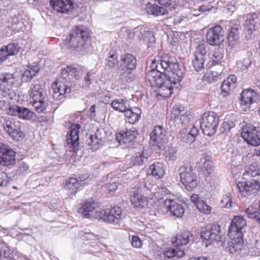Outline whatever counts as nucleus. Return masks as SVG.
Returning a JSON list of instances; mask_svg holds the SVG:
<instances>
[{
	"label": "nucleus",
	"mask_w": 260,
	"mask_h": 260,
	"mask_svg": "<svg viewBox=\"0 0 260 260\" xmlns=\"http://www.w3.org/2000/svg\"><path fill=\"white\" fill-rule=\"evenodd\" d=\"M212 171V162L208 160H206L202 168V172L205 175H209Z\"/></svg>",
	"instance_id": "obj_51"
},
{
	"label": "nucleus",
	"mask_w": 260,
	"mask_h": 260,
	"mask_svg": "<svg viewBox=\"0 0 260 260\" xmlns=\"http://www.w3.org/2000/svg\"><path fill=\"white\" fill-rule=\"evenodd\" d=\"M256 18L255 14L247 15L246 17L244 28L248 34H251L255 28V20Z\"/></svg>",
	"instance_id": "obj_36"
},
{
	"label": "nucleus",
	"mask_w": 260,
	"mask_h": 260,
	"mask_svg": "<svg viewBox=\"0 0 260 260\" xmlns=\"http://www.w3.org/2000/svg\"><path fill=\"white\" fill-rule=\"evenodd\" d=\"M105 134L103 129H98L93 135H91L87 143L93 151L96 150L102 145Z\"/></svg>",
	"instance_id": "obj_18"
},
{
	"label": "nucleus",
	"mask_w": 260,
	"mask_h": 260,
	"mask_svg": "<svg viewBox=\"0 0 260 260\" xmlns=\"http://www.w3.org/2000/svg\"><path fill=\"white\" fill-rule=\"evenodd\" d=\"M224 34L223 29L219 25L210 28L206 35L207 43L212 46L219 45L224 40Z\"/></svg>",
	"instance_id": "obj_12"
},
{
	"label": "nucleus",
	"mask_w": 260,
	"mask_h": 260,
	"mask_svg": "<svg viewBox=\"0 0 260 260\" xmlns=\"http://www.w3.org/2000/svg\"><path fill=\"white\" fill-rule=\"evenodd\" d=\"M149 154L145 151L136 153L132 157L131 162L133 166H140L147 161Z\"/></svg>",
	"instance_id": "obj_32"
},
{
	"label": "nucleus",
	"mask_w": 260,
	"mask_h": 260,
	"mask_svg": "<svg viewBox=\"0 0 260 260\" xmlns=\"http://www.w3.org/2000/svg\"><path fill=\"white\" fill-rule=\"evenodd\" d=\"M197 208L200 211L207 214H210L211 211V207L205 203L204 201L198 203Z\"/></svg>",
	"instance_id": "obj_48"
},
{
	"label": "nucleus",
	"mask_w": 260,
	"mask_h": 260,
	"mask_svg": "<svg viewBox=\"0 0 260 260\" xmlns=\"http://www.w3.org/2000/svg\"><path fill=\"white\" fill-rule=\"evenodd\" d=\"M53 10L61 13H68L74 8L72 0H50Z\"/></svg>",
	"instance_id": "obj_17"
},
{
	"label": "nucleus",
	"mask_w": 260,
	"mask_h": 260,
	"mask_svg": "<svg viewBox=\"0 0 260 260\" xmlns=\"http://www.w3.org/2000/svg\"><path fill=\"white\" fill-rule=\"evenodd\" d=\"M34 112L27 108L20 107L18 117L24 120H30L32 118Z\"/></svg>",
	"instance_id": "obj_43"
},
{
	"label": "nucleus",
	"mask_w": 260,
	"mask_h": 260,
	"mask_svg": "<svg viewBox=\"0 0 260 260\" xmlns=\"http://www.w3.org/2000/svg\"><path fill=\"white\" fill-rule=\"evenodd\" d=\"M136 28L134 29V31H132L131 29L127 28L126 27H122L119 32V36L122 38L126 39H132L134 38L135 35H136L138 37V35L136 33Z\"/></svg>",
	"instance_id": "obj_45"
},
{
	"label": "nucleus",
	"mask_w": 260,
	"mask_h": 260,
	"mask_svg": "<svg viewBox=\"0 0 260 260\" xmlns=\"http://www.w3.org/2000/svg\"><path fill=\"white\" fill-rule=\"evenodd\" d=\"M241 137L250 145L254 146L260 145V132L252 125L243 127Z\"/></svg>",
	"instance_id": "obj_11"
},
{
	"label": "nucleus",
	"mask_w": 260,
	"mask_h": 260,
	"mask_svg": "<svg viewBox=\"0 0 260 260\" xmlns=\"http://www.w3.org/2000/svg\"><path fill=\"white\" fill-rule=\"evenodd\" d=\"M9 57L8 52L6 51L4 47L3 46L0 49V63L3 62Z\"/></svg>",
	"instance_id": "obj_59"
},
{
	"label": "nucleus",
	"mask_w": 260,
	"mask_h": 260,
	"mask_svg": "<svg viewBox=\"0 0 260 260\" xmlns=\"http://www.w3.org/2000/svg\"><path fill=\"white\" fill-rule=\"evenodd\" d=\"M117 73L119 77L118 80L122 84L132 82L136 79V76L131 70H125V68H119Z\"/></svg>",
	"instance_id": "obj_27"
},
{
	"label": "nucleus",
	"mask_w": 260,
	"mask_h": 260,
	"mask_svg": "<svg viewBox=\"0 0 260 260\" xmlns=\"http://www.w3.org/2000/svg\"><path fill=\"white\" fill-rule=\"evenodd\" d=\"M252 255L258 256L260 255V242L256 240L255 245L249 251Z\"/></svg>",
	"instance_id": "obj_56"
},
{
	"label": "nucleus",
	"mask_w": 260,
	"mask_h": 260,
	"mask_svg": "<svg viewBox=\"0 0 260 260\" xmlns=\"http://www.w3.org/2000/svg\"><path fill=\"white\" fill-rule=\"evenodd\" d=\"M138 134L136 128H132L120 132L117 135V139L119 143L126 144L134 141Z\"/></svg>",
	"instance_id": "obj_20"
},
{
	"label": "nucleus",
	"mask_w": 260,
	"mask_h": 260,
	"mask_svg": "<svg viewBox=\"0 0 260 260\" xmlns=\"http://www.w3.org/2000/svg\"><path fill=\"white\" fill-rule=\"evenodd\" d=\"M223 56V49L220 48L215 49L212 54L211 60L208 63L209 67L220 63Z\"/></svg>",
	"instance_id": "obj_37"
},
{
	"label": "nucleus",
	"mask_w": 260,
	"mask_h": 260,
	"mask_svg": "<svg viewBox=\"0 0 260 260\" xmlns=\"http://www.w3.org/2000/svg\"><path fill=\"white\" fill-rule=\"evenodd\" d=\"M99 208L98 202L91 199L86 200L79 204L78 212L84 218H91L94 215L95 210Z\"/></svg>",
	"instance_id": "obj_13"
},
{
	"label": "nucleus",
	"mask_w": 260,
	"mask_h": 260,
	"mask_svg": "<svg viewBox=\"0 0 260 260\" xmlns=\"http://www.w3.org/2000/svg\"><path fill=\"white\" fill-rule=\"evenodd\" d=\"M118 63L117 56L115 54H110L107 59L106 66L110 68H114Z\"/></svg>",
	"instance_id": "obj_49"
},
{
	"label": "nucleus",
	"mask_w": 260,
	"mask_h": 260,
	"mask_svg": "<svg viewBox=\"0 0 260 260\" xmlns=\"http://www.w3.org/2000/svg\"><path fill=\"white\" fill-rule=\"evenodd\" d=\"M80 186L79 180L74 177L69 178L64 184V189L68 191L69 197L71 199L76 195Z\"/></svg>",
	"instance_id": "obj_21"
},
{
	"label": "nucleus",
	"mask_w": 260,
	"mask_h": 260,
	"mask_svg": "<svg viewBox=\"0 0 260 260\" xmlns=\"http://www.w3.org/2000/svg\"><path fill=\"white\" fill-rule=\"evenodd\" d=\"M151 70L146 75V81L152 87L158 88V94L168 98L172 93V84L180 82L184 74V69L173 56L165 54L160 59L151 60Z\"/></svg>",
	"instance_id": "obj_1"
},
{
	"label": "nucleus",
	"mask_w": 260,
	"mask_h": 260,
	"mask_svg": "<svg viewBox=\"0 0 260 260\" xmlns=\"http://www.w3.org/2000/svg\"><path fill=\"white\" fill-rule=\"evenodd\" d=\"M29 94L30 102L36 111L38 113L44 112L48 106L47 94L44 88L39 84H32Z\"/></svg>",
	"instance_id": "obj_4"
},
{
	"label": "nucleus",
	"mask_w": 260,
	"mask_h": 260,
	"mask_svg": "<svg viewBox=\"0 0 260 260\" xmlns=\"http://www.w3.org/2000/svg\"><path fill=\"white\" fill-rule=\"evenodd\" d=\"M20 107V106L13 105L8 109L7 112L10 115L18 117Z\"/></svg>",
	"instance_id": "obj_54"
},
{
	"label": "nucleus",
	"mask_w": 260,
	"mask_h": 260,
	"mask_svg": "<svg viewBox=\"0 0 260 260\" xmlns=\"http://www.w3.org/2000/svg\"><path fill=\"white\" fill-rule=\"evenodd\" d=\"M81 126L79 124L73 123L70 126L69 135L67 136L66 143L67 146L73 148V151L75 152L78 149L79 146V132Z\"/></svg>",
	"instance_id": "obj_14"
},
{
	"label": "nucleus",
	"mask_w": 260,
	"mask_h": 260,
	"mask_svg": "<svg viewBox=\"0 0 260 260\" xmlns=\"http://www.w3.org/2000/svg\"><path fill=\"white\" fill-rule=\"evenodd\" d=\"M109 216L108 217V222L114 225H119L123 215L122 214V210L118 206H114L109 209Z\"/></svg>",
	"instance_id": "obj_22"
},
{
	"label": "nucleus",
	"mask_w": 260,
	"mask_h": 260,
	"mask_svg": "<svg viewBox=\"0 0 260 260\" xmlns=\"http://www.w3.org/2000/svg\"><path fill=\"white\" fill-rule=\"evenodd\" d=\"M258 212L256 211L253 207H249L246 210V213L248 217L252 218Z\"/></svg>",
	"instance_id": "obj_61"
},
{
	"label": "nucleus",
	"mask_w": 260,
	"mask_h": 260,
	"mask_svg": "<svg viewBox=\"0 0 260 260\" xmlns=\"http://www.w3.org/2000/svg\"><path fill=\"white\" fill-rule=\"evenodd\" d=\"M88 32L84 30L83 26H79L73 29L70 38L66 39L67 47L72 51L80 53L86 48V40L88 38Z\"/></svg>",
	"instance_id": "obj_3"
},
{
	"label": "nucleus",
	"mask_w": 260,
	"mask_h": 260,
	"mask_svg": "<svg viewBox=\"0 0 260 260\" xmlns=\"http://www.w3.org/2000/svg\"><path fill=\"white\" fill-rule=\"evenodd\" d=\"M199 131L197 127L193 126L189 131L187 135V139H188V142H192L194 141V138L198 135Z\"/></svg>",
	"instance_id": "obj_53"
},
{
	"label": "nucleus",
	"mask_w": 260,
	"mask_h": 260,
	"mask_svg": "<svg viewBox=\"0 0 260 260\" xmlns=\"http://www.w3.org/2000/svg\"><path fill=\"white\" fill-rule=\"evenodd\" d=\"M146 9L148 14L155 16L164 15L168 13V11L166 8L150 3H148L147 5Z\"/></svg>",
	"instance_id": "obj_31"
},
{
	"label": "nucleus",
	"mask_w": 260,
	"mask_h": 260,
	"mask_svg": "<svg viewBox=\"0 0 260 260\" xmlns=\"http://www.w3.org/2000/svg\"><path fill=\"white\" fill-rule=\"evenodd\" d=\"M147 172L148 175H152L155 179H158L163 177L165 174V170L163 165L157 162L150 165Z\"/></svg>",
	"instance_id": "obj_28"
},
{
	"label": "nucleus",
	"mask_w": 260,
	"mask_h": 260,
	"mask_svg": "<svg viewBox=\"0 0 260 260\" xmlns=\"http://www.w3.org/2000/svg\"><path fill=\"white\" fill-rule=\"evenodd\" d=\"M0 75L6 90H9L17 81L16 78L13 73H2Z\"/></svg>",
	"instance_id": "obj_30"
},
{
	"label": "nucleus",
	"mask_w": 260,
	"mask_h": 260,
	"mask_svg": "<svg viewBox=\"0 0 260 260\" xmlns=\"http://www.w3.org/2000/svg\"><path fill=\"white\" fill-rule=\"evenodd\" d=\"M185 254V251L184 249L177 248L175 247L174 248H169L164 252L165 256L168 258H172L177 257L180 258L183 257Z\"/></svg>",
	"instance_id": "obj_38"
},
{
	"label": "nucleus",
	"mask_w": 260,
	"mask_h": 260,
	"mask_svg": "<svg viewBox=\"0 0 260 260\" xmlns=\"http://www.w3.org/2000/svg\"><path fill=\"white\" fill-rule=\"evenodd\" d=\"M53 97L56 99L60 100V97L67 93H70L72 91V87L69 84H64L61 83H56L53 86Z\"/></svg>",
	"instance_id": "obj_26"
},
{
	"label": "nucleus",
	"mask_w": 260,
	"mask_h": 260,
	"mask_svg": "<svg viewBox=\"0 0 260 260\" xmlns=\"http://www.w3.org/2000/svg\"><path fill=\"white\" fill-rule=\"evenodd\" d=\"M199 55L203 57H205L206 55V50L203 44H199L196 48L194 56H198Z\"/></svg>",
	"instance_id": "obj_55"
},
{
	"label": "nucleus",
	"mask_w": 260,
	"mask_h": 260,
	"mask_svg": "<svg viewBox=\"0 0 260 260\" xmlns=\"http://www.w3.org/2000/svg\"><path fill=\"white\" fill-rule=\"evenodd\" d=\"M81 73V72L77 71L76 68L69 66L62 70L61 72L62 76H64L67 75V76L73 77L76 79H78L80 78Z\"/></svg>",
	"instance_id": "obj_40"
},
{
	"label": "nucleus",
	"mask_w": 260,
	"mask_h": 260,
	"mask_svg": "<svg viewBox=\"0 0 260 260\" xmlns=\"http://www.w3.org/2000/svg\"><path fill=\"white\" fill-rule=\"evenodd\" d=\"M120 61L122 63V68L127 70H133L137 66V60L136 57L130 53L123 54L121 56Z\"/></svg>",
	"instance_id": "obj_24"
},
{
	"label": "nucleus",
	"mask_w": 260,
	"mask_h": 260,
	"mask_svg": "<svg viewBox=\"0 0 260 260\" xmlns=\"http://www.w3.org/2000/svg\"><path fill=\"white\" fill-rule=\"evenodd\" d=\"M242 69H247L248 67H249L251 66V61L250 58L249 57L244 58L243 60H242Z\"/></svg>",
	"instance_id": "obj_62"
},
{
	"label": "nucleus",
	"mask_w": 260,
	"mask_h": 260,
	"mask_svg": "<svg viewBox=\"0 0 260 260\" xmlns=\"http://www.w3.org/2000/svg\"><path fill=\"white\" fill-rule=\"evenodd\" d=\"M84 237L87 240L92 241V240H96L98 239V236L91 233H86L84 234Z\"/></svg>",
	"instance_id": "obj_63"
},
{
	"label": "nucleus",
	"mask_w": 260,
	"mask_h": 260,
	"mask_svg": "<svg viewBox=\"0 0 260 260\" xmlns=\"http://www.w3.org/2000/svg\"><path fill=\"white\" fill-rule=\"evenodd\" d=\"M39 70L38 66L36 64L28 67L22 75V81L25 82L30 81L36 76Z\"/></svg>",
	"instance_id": "obj_34"
},
{
	"label": "nucleus",
	"mask_w": 260,
	"mask_h": 260,
	"mask_svg": "<svg viewBox=\"0 0 260 260\" xmlns=\"http://www.w3.org/2000/svg\"><path fill=\"white\" fill-rule=\"evenodd\" d=\"M181 115V110L178 108H174L172 111L171 118H174L176 121H177L179 116Z\"/></svg>",
	"instance_id": "obj_60"
},
{
	"label": "nucleus",
	"mask_w": 260,
	"mask_h": 260,
	"mask_svg": "<svg viewBox=\"0 0 260 260\" xmlns=\"http://www.w3.org/2000/svg\"><path fill=\"white\" fill-rule=\"evenodd\" d=\"M130 200L136 207H143L145 204V198L135 188H134V193L131 197Z\"/></svg>",
	"instance_id": "obj_35"
},
{
	"label": "nucleus",
	"mask_w": 260,
	"mask_h": 260,
	"mask_svg": "<svg viewBox=\"0 0 260 260\" xmlns=\"http://www.w3.org/2000/svg\"><path fill=\"white\" fill-rule=\"evenodd\" d=\"M241 26L239 24H233L228 37V43L229 46L233 47L238 41L239 39V29Z\"/></svg>",
	"instance_id": "obj_29"
},
{
	"label": "nucleus",
	"mask_w": 260,
	"mask_h": 260,
	"mask_svg": "<svg viewBox=\"0 0 260 260\" xmlns=\"http://www.w3.org/2000/svg\"><path fill=\"white\" fill-rule=\"evenodd\" d=\"M259 101L258 94L253 89H246L241 93V107L245 111L256 105Z\"/></svg>",
	"instance_id": "obj_10"
},
{
	"label": "nucleus",
	"mask_w": 260,
	"mask_h": 260,
	"mask_svg": "<svg viewBox=\"0 0 260 260\" xmlns=\"http://www.w3.org/2000/svg\"><path fill=\"white\" fill-rule=\"evenodd\" d=\"M141 114V109L137 107L129 108L124 113L125 120L126 122L134 124L137 122Z\"/></svg>",
	"instance_id": "obj_25"
},
{
	"label": "nucleus",
	"mask_w": 260,
	"mask_h": 260,
	"mask_svg": "<svg viewBox=\"0 0 260 260\" xmlns=\"http://www.w3.org/2000/svg\"><path fill=\"white\" fill-rule=\"evenodd\" d=\"M108 212L109 209L104 210L102 209H98L97 210L96 209L95 210L92 218H96L98 219H102L103 221L108 222V217L109 216Z\"/></svg>",
	"instance_id": "obj_41"
},
{
	"label": "nucleus",
	"mask_w": 260,
	"mask_h": 260,
	"mask_svg": "<svg viewBox=\"0 0 260 260\" xmlns=\"http://www.w3.org/2000/svg\"><path fill=\"white\" fill-rule=\"evenodd\" d=\"M233 202L231 198L227 195L222 197L221 200V204L222 207L226 208H231L232 206Z\"/></svg>",
	"instance_id": "obj_52"
},
{
	"label": "nucleus",
	"mask_w": 260,
	"mask_h": 260,
	"mask_svg": "<svg viewBox=\"0 0 260 260\" xmlns=\"http://www.w3.org/2000/svg\"><path fill=\"white\" fill-rule=\"evenodd\" d=\"M220 226L218 224L212 225L209 229L203 230L201 233V237L203 240L209 241L211 242L222 241L220 236Z\"/></svg>",
	"instance_id": "obj_15"
},
{
	"label": "nucleus",
	"mask_w": 260,
	"mask_h": 260,
	"mask_svg": "<svg viewBox=\"0 0 260 260\" xmlns=\"http://www.w3.org/2000/svg\"><path fill=\"white\" fill-rule=\"evenodd\" d=\"M221 72H216L212 71L210 73L206 75V78L208 82L211 83L216 81L220 78Z\"/></svg>",
	"instance_id": "obj_47"
},
{
	"label": "nucleus",
	"mask_w": 260,
	"mask_h": 260,
	"mask_svg": "<svg viewBox=\"0 0 260 260\" xmlns=\"http://www.w3.org/2000/svg\"><path fill=\"white\" fill-rule=\"evenodd\" d=\"M150 144L154 147V149L165 150V145L167 143L166 131L161 126H156L150 135Z\"/></svg>",
	"instance_id": "obj_8"
},
{
	"label": "nucleus",
	"mask_w": 260,
	"mask_h": 260,
	"mask_svg": "<svg viewBox=\"0 0 260 260\" xmlns=\"http://www.w3.org/2000/svg\"><path fill=\"white\" fill-rule=\"evenodd\" d=\"M192 235L189 231H184L178 233L175 238V240H172V244L177 248L186 245L189 242L192 240Z\"/></svg>",
	"instance_id": "obj_19"
},
{
	"label": "nucleus",
	"mask_w": 260,
	"mask_h": 260,
	"mask_svg": "<svg viewBox=\"0 0 260 260\" xmlns=\"http://www.w3.org/2000/svg\"><path fill=\"white\" fill-rule=\"evenodd\" d=\"M3 46L8 52L9 56L16 54L20 49V47L18 44L14 43H11L7 45Z\"/></svg>",
	"instance_id": "obj_46"
},
{
	"label": "nucleus",
	"mask_w": 260,
	"mask_h": 260,
	"mask_svg": "<svg viewBox=\"0 0 260 260\" xmlns=\"http://www.w3.org/2000/svg\"><path fill=\"white\" fill-rule=\"evenodd\" d=\"M205 57H202L201 55L194 56V58L192 60V65L197 72H200L204 69V63Z\"/></svg>",
	"instance_id": "obj_39"
},
{
	"label": "nucleus",
	"mask_w": 260,
	"mask_h": 260,
	"mask_svg": "<svg viewBox=\"0 0 260 260\" xmlns=\"http://www.w3.org/2000/svg\"><path fill=\"white\" fill-rule=\"evenodd\" d=\"M111 106L116 111L120 112L125 113L129 108V101L123 99H117L113 101L111 103Z\"/></svg>",
	"instance_id": "obj_33"
},
{
	"label": "nucleus",
	"mask_w": 260,
	"mask_h": 260,
	"mask_svg": "<svg viewBox=\"0 0 260 260\" xmlns=\"http://www.w3.org/2000/svg\"><path fill=\"white\" fill-rule=\"evenodd\" d=\"M177 150L176 147L170 146L166 148L165 150L166 159L169 161H174L177 158Z\"/></svg>",
	"instance_id": "obj_44"
},
{
	"label": "nucleus",
	"mask_w": 260,
	"mask_h": 260,
	"mask_svg": "<svg viewBox=\"0 0 260 260\" xmlns=\"http://www.w3.org/2000/svg\"><path fill=\"white\" fill-rule=\"evenodd\" d=\"M152 186L151 184H149L147 185L146 183L145 182H143L140 183L137 187H135V189L140 192L141 193L146 192L148 191H151V187Z\"/></svg>",
	"instance_id": "obj_50"
},
{
	"label": "nucleus",
	"mask_w": 260,
	"mask_h": 260,
	"mask_svg": "<svg viewBox=\"0 0 260 260\" xmlns=\"http://www.w3.org/2000/svg\"><path fill=\"white\" fill-rule=\"evenodd\" d=\"M118 186V184L116 182H113L111 183H107L106 185V191L107 193H111L114 192L116 190Z\"/></svg>",
	"instance_id": "obj_58"
},
{
	"label": "nucleus",
	"mask_w": 260,
	"mask_h": 260,
	"mask_svg": "<svg viewBox=\"0 0 260 260\" xmlns=\"http://www.w3.org/2000/svg\"><path fill=\"white\" fill-rule=\"evenodd\" d=\"M190 200L192 203H193L197 207H198V204L200 202H202L203 200L200 199L198 194H193L190 196Z\"/></svg>",
	"instance_id": "obj_64"
},
{
	"label": "nucleus",
	"mask_w": 260,
	"mask_h": 260,
	"mask_svg": "<svg viewBox=\"0 0 260 260\" xmlns=\"http://www.w3.org/2000/svg\"><path fill=\"white\" fill-rule=\"evenodd\" d=\"M237 187L241 196L247 197L258 192L260 189V182L253 179L243 180L237 183Z\"/></svg>",
	"instance_id": "obj_9"
},
{
	"label": "nucleus",
	"mask_w": 260,
	"mask_h": 260,
	"mask_svg": "<svg viewBox=\"0 0 260 260\" xmlns=\"http://www.w3.org/2000/svg\"><path fill=\"white\" fill-rule=\"evenodd\" d=\"M235 86L233 83L224 80L221 86V94L223 96H226L235 88Z\"/></svg>",
	"instance_id": "obj_42"
},
{
	"label": "nucleus",
	"mask_w": 260,
	"mask_h": 260,
	"mask_svg": "<svg viewBox=\"0 0 260 260\" xmlns=\"http://www.w3.org/2000/svg\"><path fill=\"white\" fill-rule=\"evenodd\" d=\"M246 224V221L242 216H234L229 230V236L231 239L225 240L221 244L226 251L235 254L242 249L244 243L243 232Z\"/></svg>",
	"instance_id": "obj_2"
},
{
	"label": "nucleus",
	"mask_w": 260,
	"mask_h": 260,
	"mask_svg": "<svg viewBox=\"0 0 260 260\" xmlns=\"http://www.w3.org/2000/svg\"><path fill=\"white\" fill-rule=\"evenodd\" d=\"M218 124V117L213 113H205L200 122V127L207 136H212L216 132Z\"/></svg>",
	"instance_id": "obj_6"
},
{
	"label": "nucleus",
	"mask_w": 260,
	"mask_h": 260,
	"mask_svg": "<svg viewBox=\"0 0 260 260\" xmlns=\"http://www.w3.org/2000/svg\"><path fill=\"white\" fill-rule=\"evenodd\" d=\"M164 205L166 211L170 212V215L177 218H181L183 216L185 211L183 206L174 200L167 199L164 201Z\"/></svg>",
	"instance_id": "obj_16"
},
{
	"label": "nucleus",
	"mask_w": 260,
	"mask_h": 260,
	"mask_svg": "<svg viewBox=\"0 0 260 260\" xmlns=\"http://www.w3.org/2000/svg\"><path fill=\"white\" fill-rule=\"evenodd\" d=\"M136 35H138V38L146 43H152L155 42L153 32L147 30L146 28L142 26H138L136 28Z\"/></svg>",
	"instance_id": "obj_23"
},
{
	"label": "nucleus",
	"mask_w": 260,
	"mask_h": 260,
	"mask_svg": "<svg viewBox=\"0 0 260 260\" xmlns=\"http://www.w3.org/2000/svg\"><path fill=\"white\" fill-rule=\"evenodd\" d=\"M180 181L185 188L189 190H193L197 185V178L192 167L189 165L182 166L178 170Z\"/></svg>",
	"instance_id": "obj_5"
},
{
	"label": "nucleus",
	"mask_w": 260,
	"mask_h": 260,
	"mask_svg": "<svg viewBox=\"0 0 260 260\" xmlns=\"http://www.w3.org/2000/svg\"><path fill=\"white\" fill-rule=\"evenodd\" d=\"M4 130L14 140L20 141L24 137V134L21 131V125L19 122L12 117L4 118L3 123Z\"/></svg>",
	"instance_id": "obj_7"
},
{
	"label": "nucleus",
	"mask_w": 260,
	"mask_h": 260,
	"mask_svg": "<svg viewBox=\"0 0 260 260\" xmlns=\"http://www.w3.org/2000/svg\"><path fill=\"white\" fill-rule=\"evenodd\" d=\"M132 245L134 247L139 248L141 247L142 242L140 238L137 236H133L132 238Z\"/></svg>",
	"instance_id": "obj_57"
}]
</instances>
